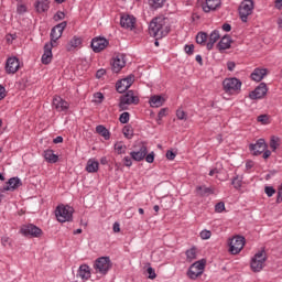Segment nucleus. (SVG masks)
<instances>
[{
  "instance_id": "nucleus-36",
  "label": "nucleus",
  "mask_w": 282,
  "mask_h": 282,
  "mask_svg": "<svg viewBox=\"0 0 282 282\" xmlns=\"http://www.w3.org/2000/svg\"><path fill=\"white\" fill-rule=\"evenodd\" d=\"M185 254L186 261H188V263H193V261L197 259V248L192 247L191 249L186 250Z\"/></svg>"
},
{
  "instance_id": "nucleus-45",
  "label": "nucleus",
  "mask_w": 282,
  "mask_h": 282,
  "mask_svg": "<svg viewBox=\"0 0 282 282\" xmlns=\"http://www.w3.org/2000/svg\"><path fill=\"white\" fill-rule=\"evenodd\" d=\"M226 210V204L224 202L217 203L215 205V213H224Z\"/></svg>"
},
{
  "instance_id": "nucleus-59",
  "label": "nucleus",
  "mask_w": 282,
  "mask_h": 282,
  "mask_svg": "<svg viewBox=\"0 0 282 282\" xmlns=\"http://www.w3.org/2000/svg\"><path fill=\"white\" fill-rule=\"evenodd\" d=\"M262 153H263V155H262L263 160H268V158H270V155H272V152L268 149H265Z\"/></svg>"
},
{
  "instance_id": "nucleus-52",
  "label": "nucleus",
  "mask_w": 282,
  "mask_h": 282,
  "mask_svg": "<svg viewBox=\"0 0 282 282\" xmlns=\"http://www.w3.org/2000/svg\"><path fill=\"white\" fill-rule=\"evenodd\" d=\"M54 21H63L65 19V12L57 11L56 14L53 17Z\"/></svg>"
},
{
  "instance_id": "nucleus-15",
  "label": "nucleus",
  "mask_w": 282,
  "mask_h": 282,
  "mask_svg": "<svg viewBox=\"0 0 282 282\" xmlns=\"http://www.w3.org/2000/svg\"><path fill=\"white\" fill-rule=\"evenodd\" d=\"M268 94V85L261 83L253 91L249 94L250 100H261Z\"/></svg>"
},
{
  "instance_id": "nucleus-23",
  "label": "nucleus",
  "mask_w": 282,
  "mask_h": 282,
  "mask_svg": "<svg viewBox=\"0 0 282 282\" xmlns=\"http://www.w3.org/2000/svg\"><path fill=\"white\" fill-rule=\"evenodd\" d=\"M77 279L89 281L91 279V269L87 264H82L77 271Z\"/></svg>"
},
{
  "instance_id": "nucleus-18",
  "label": "nucleus",
  "mask_w": 282,
  "mask_h": 282,
  "mask_svg": "<svg viewBox=\"0 0 282 282\" xmlns=\"http://www.w3.org/2000/svg\"><path fill=\"white\" fill-rule=\"evenodd\" d=\"M21 67V62L17 57H9L6 63L7 74H17Z\"/></svg>"
},
{
  "instance_id": "nucleus-62",
  "label": "nucleus",
  "mask_w": 282,
  "mask_h": 282,
  "mask_svg": "<svg viewBox=\"0 0 282 282\" xmlns=\"http://www.w3.org/2000/svg\"><path fill=\"white\" fill-rule=\"evenodd\" d=\"M274 8L276 10H282V0H275L274 1Z\"/></svg>"
},
{
  "instance_id": "nucleus-22",
  "label": "nucleus",
  "mask_w": 282,
  "mask_h": 282,
  "mask_svg": "<svg viewBox=\"0 0 282 282\" xmlns=\"http://www.w3.org/2000/svg\"><path fill=\"white\" fill-rule=\"evenodd\" d=\"M53 47H55L53 43H46L44 45V53L42 55L43 65H50V63H52V58H53L52 50H53Z\"/></svg>"
},
{
  "instance_id": "nucleus-54",
  "label": "nucleus",
  "mask_w": 282,
  "mask_h": 282,
  "mask_svg": "<svg viewBox=\"0 0 282 282\" xmlns=\"http://www.w3.org/2000/svg\"><path fill=\"white\" fill-rule=\"evenodd\" d=\"M184 51H185L188 55H191V54H193V52H195V45H193V44H186V45L184 46Z\"/></svg>"
},
{
  "instance_id": "nucleus-27",
  "label": "nucleus",
  "mask_w": 282,
  "mask_h": 282,
  "mask_svg": "<svg viewBox=\"0 0 282 282\" xmlns=\"http://www.w3.org/2000/svg\"><path fill=\"white\" fill-rule=\"evenodd\" d=\"M267 74H268V70L265 68H256L253 70V74H251V78L256 83H261V80H263Z\"/></svg>"
},
{
  "instance_id": "nucleus-55",
  "label": "nucleus",
  "mask_w": 282,
  "mask_h": 282,
  "mask_svg": "<svg viewBox=\"0 0 282 282\" xmlns=\"http://www.w3.org/2000/svg\"><path fill=\"white\" fill-rule=\"evenodd\" d=\"M123 164H124V166H132V164H133L132 158L131 156H124L123 158Z\"/></svg>"
},
{
  "instance_id": "nucleus-2",
  "label": "nucleus",
  "mask_w": 282,
  "mask_h": 282,
  "mask_svg": "<svg viewBox=\"0 0 282 282\" xmlns=\"http://www.w3.org/2000/svg\"><path fill=\"white\" fill-rule=\"evenodd\" d=\"M241 80L237 77H229L223 82L224 90L229 96H238V94H241Z\"/></svg>"
},
{
  "instance_id": "nucleus-12",
  "label": "nucleus",
  "mask_w": 282,
  "mask_h": 282,
  "mask_svg": "<svg viewBox=\"0 0 282 282\" xmlns=\"http://www.w3.org/2000/svg\"><path fill=\"white\" fill-rule=\"evenodd\" d=\"M138 147H139V149L130 152V158H132V160L134 162H142V160H144V158H147V153H149V149L147 148V144H144V143H139Z\"/></svg>"
},
{
  "instance_id": "nucleus-35",
  "label": "nucleus",
  "mask_w": 282,
  "mask_h": 282,
  "mask_svg": "<svg viewBox=\"0 0 282 282\" xmlns=\"http://www.w3.org/2000/svg\"><path fill=\"white\" fill-rule=\"evenodd\" d=\"M96 133L105 138V140H109L111 138L109 130H107V128L102 124L96 127Z\"/></svg>"
},
{
  "instance_id": "nucleus-17",
  "label": "nucleus",
  "mask_w": 282,
  "mask_h": 282,
  "mask_svg": "<svg viewBox=\"0 0 282 282\" xmlns=\"http://www.w3.org/2000/svg\"><path fill=\"white\" fill-rule=\"evenodd\" d=\"M265 149H268L265 139H259L256 143L249 145V151H251L252 155H261Z\"/></svg>"
},
{
  "instance_id": "nucleus-38",
  "label": "nucleus",
  "mask_w": 282,
  "mask_h": 282,
  "mask_svg": "<svg viewBox=\"0 0 282 282\" xmlns=\"http://www.w3.org/2000/svg\"><path fill=\"white\" fill-rule=\"evenodd\" d=\"M149 6L152 10H160L164 6V0H149Z\"/></svg>"
},
{
  "instance_id": "nucleus-32",
  "label": "nucleus",
  "mask_w": 282,
  "mask_h": 282,
  "mask_svg": "<svg viewBox=\"0 0 282 282\" xmlns=\"http://www.w3.org/2000/svg\"><path fill=\"white\" fill-rule=\"evenodd\" d=\"M232 44V40L230 39V36L225 35L224 37H221V40L218 43V48L219 50H230V45Z\"/></svg>"
},
{
  "instance_id": "nucleus-6",
  "label": "nucleus",
  "mask_w": 282,
  "mask_h": 282,
  "mask_svg": "<svg viewBox=\"0 0 282 282\" xmlns=\"http://www.w3.org/2000/svg\"><path fill=\"white\" fill-rule=\"evenodd\" d=\"M94 270L96 274L105 276L111 270V259L109 257L98 258L94 263Z\"/></svg>"
},
{
  "instance_id": "nucleus-25",
  "label": "nucleus",
  "mask_w": 282,
  "mask_h": 282,
  "mask_svg": "<svg viewBox=\"0 0 282 282\" xmlns=\"http://www.w3.org/2000/svg\"><path fill=\"white\" fill-rule=\"evenodd\" d=\"M164 102H166V98H164V96H162V95L151 96L150 100H149L150 107L155 108V109L162 107L164 105Z\"/></svg>"
},
{
  "instance_id": "nucleus-14",
  "label": "nucleus",
  "mask_w": 282,
  "mask_h": 282,
  "mask_svg": "<svg viewBox=\"0 0 282 282\" xmlns=\"http://www.w3.org/2000/svg\"><path fill=\"white\" fill-rule=\"evenodd\" d=\"M134 82H135V77L130 75L119 80L116 85V89L119 94H124V91H127V89H129V87H131Z\"/></svg>"
},
{
  "instance_id": "nucleus-16",
  "label": "nucleus",
  "mask_w": 282,
  "mask_h": 282,
  "mask_svg": "<svg viewBox=\"0 0 282 282\" xmlns=\"http://www.w3.org/2000/svg\"><path fill=\"white\" fill-rule=\"evenodd\" d=\"M200 8L203 12H215L221 8V0H205L202 2Z\"/></svg>"
},
{
  "instance_id": "nucleus-43",
  "label": "nucleus",
  "mask_w": 282,
  "mask_h": 282,
  "mask_svg": "<svg viewBox=\"0 0 282 282\" xmlns=\"http://www.w3.org/2000/svg\"><path fill=\"white\" fill-rule=\"evenodd\" d=\"M1 246H3V248H12V239L8 236H3L1 238Z\"/></svg>"
},
{
  "instance_id": "nucleus-4",
  "label": "nucleus",
  "mask_w": 282,
  "mask_h": 282,
  "mask_svg": "<svg viewBox=\"0 0 282 282\" xmlns=\"http://www.w3.org/2000/svg\"><path fill=\"white\" fill-rule=\"evenodd\" d=\"M55 216L57 221L65 224V221H72L74 217V207L69 205H59L55 209Z\"/></svg>"
},
{
  "instance_id": "nucleus-19",
  "label": "nucleus",
  "mask_w": 282,
  "mask_h": 282,
  "mask_svg": "<svg viewBox=\"0 0 282 282\" xmlns=\"http://www.w3.org/2000/svg\"><path fill=\"white\" fill-rule=\"evenodd\" d=\"M83 47V39L74 35L66 44L67 52H76V50Z\"/></svg>"
},
{
  "instance_id": "nucleus-46",
  "label": "nucleus",
  "mask_w": 282,
  "mask_h": 282,
  "mask_svg": "<svg viewBox=\"0 0 282 282\" xmlns=\"http://www.w3.org/2000/svg\"><path fill=\"white\" fill-rule=\"evenodd\" d=\"M145 162H148V164H153V162H155V153L151 152L149 154H145Z\"/></svg>"
},
{
  "instance_id": "nucleus-57",
  "label": "nucleus",
  "mask_w": 282,
  "mask_h": 282,
  "mask_svg": "<svg viewBox=\"0 0 282 282\" xmlns=\"http://www.w3.org/2000/svg\"><path fill=\"white\" fill-rule=\"evenodd\" d=\"M236 66L237 65L235 64V62H228L227 63V68H228L229 72H235Z\"/></svg>"
},
{
  "instance_id": "nucleus-33",
  "label": "nucleus",
  "mask_w": 282,
  "mask_h": 282,
  "mask_svg": "<svg viewBox=\"0 0 282 282\" xmlns=\"http://www.w3.org/2000/svg\"><path fill=\"white\" fill-rule=\"evenodd\" d=\"M269 147L273 153H276V150L281 147V138L271 137Z\"/></svg>"
},
{
  "instance_id": "nucleus-13",
  "label": "nucleus",
  "mask_w": 282,
  "mask_h": 282,
  "mask_svg": "<svg viewBox=\"0 0 282 282\" xmlns=\"http://www.w3.org/2000/svg\"><path fill=\"white\" fill-rule=\"evenodd\" d=\"M21 232L24 235V237H41V235H43V230L32 224L23 225L21 227Z\"/></svg>"
},
{
  "instance_id": "nucleus-11",
  "label": "nucleus",
  "mask_w": 282,
  "mask_h": 282,
  "mask_svg": "<svg viewBox=\"0 0 282 282\" xmlns=\"http://www.w3.org/2000/svg\"><path fill=\"white\" fill-rule=\"evenodd\" d=\"M65 28H67V22H61L59 24L55 25L51 30V42L54 46H56V41L63 36V32L65 31Z\"/></svg>"
},
{
  "instance_id": "nucleus-47",
  "label": "nucleus",
  "mask_w": 282,
  "mask_h": 282,
  "mask_svg": "<svg viewBox=\"0 0 282 282\" xmlns=\"http://www.w3.org/2000/svg\"><path fill=\"white\" fill-rule=\"evenodd\" d=\"M258 122H261V124H268L270 122V118L268 115H260L258 117Z\"/></svg>"
},
{
  "instance_id": "nucleus-37",
  "label": "nucleus",
  "mask_w": 282,
  "mask_h": 282,
  "mask_svg": "<svg viewBox=\"0 0 282 282\" xmlns=\"http://www.w3.org/2000/svg\"><path fill=\"white\" fill-rule=\"evenodd\" d=\"M115 151L118 153V155H122V153H127V145H124L122 141H119L115 143Z\"/></svg>"
},
{
  "instance_id": "nucleus-61",
  "label": "nucleus",
  "mask_w": 282,
  "mask_h": 282,
  "mask_svg": "<svg viewBox=\"0 0 282 282\" xmlns=\"http://www.w3.org/2000/svg\"><path fill=\"white\" fill-rule=\"evenodd\" d=\"M105 74H107V70L101 68V69L97 70L96 76H97V78H102Z\"/></svg>"
},
{
  "instance_id": "nucleus-44",
  "label": "nucleus",
  "mask_w": 282,
  "mask_h": 282,
  "mask_svg": "<svg viewBox=\"0 0 282 282\" xmlns=\"http://www.w3.org/2000/svg\"><path fill=\"white\" fill-rule=\"evenodd\" d=\"M129 119H130L129 112H123L119 117V121L121 122V124H127V122H129Z\"/></svg>"
},
{
  "instance_id": "nucleus-1",
  "label": "nucleus",
  "mask_w": 282,
  "mask_h": 282,
  "mask_svg": "<svg viewBox=\"0 0 282 282\" xmlns=\"http://www.w3.org/2000/svg\"><path fill=\"white\" fill-rule=\"evenodd\" d=\"M171 32V20L164 15L153 18L149 23V34L160 41L164 36H169Z\"/></svg>"
},
{
  "instance_id": "nucleus-63",
  "label": "nucleus",
  "mask_w": 282,
  "mask_h": 282,
  "mask_svg": "<svg viewBox=\"0 0 282 282\" xmlns=\"http://www.w3.org/2000/svg\"><path fill=\"white\" fill-rule=\"evenodd\" d=\"M223 30H224V32H230V30H232V26H230V24H228V23H225V24H223Z\"/></svg>"
},
{
  "instance_id": "nucleus-40",
  "label": "nucleus",
  "mask_w": 282,
  "mask_h": 282,
  "mask_svg": "<svg viewBox=\"0 0 282 282\" xmlns=\"http://www.w3.org/2000/svg\"><path fill=\"white\" fill-rule=\"evenodd\" d=\"M147 272H148V279H151V281H153L154 279H158V274L155 273V269H153L151 267V263H148V269H147Z\"/></svg>"
},
{
  "instance_id": "nucleus-39",
  "label": "nucleus",
  "mask_w": 282,
  "mask_h": 282,
  "mask_svg": "<svg viewBox=\"0 0 282 282\" xmlns=\"http://www.w3.org/2000/svg\"><path fill=\"white\" fill-rule=\"evenodd\" d=\"M199 237L203 241H206L213 237V231L204 229L199 232Z\"/></svg>"
},
{
  "instance_id": "nucleus-48",
  "label": "nucleus",
  "mask_w": 282,
  "mask_h": 282,
  "mask_svg": "<svg viewBox=\"0 0 282 282\" xmlns=\"http://www.w3.org/2000/svg\"><path fill=\"white\" fill-rule=\"evenodd\" d=\"M264 193H265V195H268V197H272V195H274V193H276V189H274V187H272V186H265Z\"/></svg>"
},
{
  "instance_id": "nucleus-9",
  "label": "nucleus",
  "mask_w": 282,
  "mask_h": 282,
  "mask_svg": "<svg viewBox=\"0 0 282 282\" xmlns=\"http://www.w3.org/2000/svg\"><path fill=\"white\" fill-rule=\"evenodd\" d=\"M205 265L206 264L203 261H196L189 267L187 276L192 280L197 279V276H202V274H204Z\"/></svg>"
},
{
  "instance_id": "nucleus-20",
  "label": "nucleus",
  "mask_w": 282,
  "mask_h": 282,
  "mask_svg": "<svg viewBox=\"0 0 282 282\" xmlns=\"http://www.w3.org/2000/svg\"><path fill=\"white\" fill-rule=\"evenodd\" d=\"M126 65L127 61L124 59V55H116L112 59V72H115V74H118V72H120Z\"/></svg>"
},
{
  "instance_id": "nucleus-21",
  "label": "nucleus",
  "mask_w": 282,
  "mask_h": 282,
  "mask_svg": "<svg viewBox=\"0 0 282 282\" xmlns=\"http://www.w3.org/2000/svg\"><path fill=\"white\" fill-rule=\"evenodd\" d=\"M53 107L56 111H67L69 109V102L65 101L61 96L53 98Z\"/></svg>"
},
{
  "instance_id": "nucleus-58",
  "label": "nucleus",
  "mask_w": 282,
  "mask_h": 282,
  "mask_svg": "<svg viewBox=\"0 0 282 282\" xmlns=\"http://www.w3.org/2000/svg\"><path fill=\"white\" fill-rule=\"evenodd\" d=\"M276 175H279V171H276V170H271V171L265 175V177H274V176H276Z\"/></svg>"
},
{
  "instance_id": "nucleus-49",
  "label": "nucleus",
  "mask_w": 282,
  "mask_h": 282,
  "mask_svg": "<svg viewBox=\"0 0 282 282\" xmlns=\"http://www.w3.org/2000/svg\"><path fill=\"white\" fill-rule=\"evenodd\" d=\"M234 188H239L242 184L241 177H235L231 181Z\"/></svg>"
},
{
  "instance_id": "nucleus-5",
  "label": "nucleus",
  "mask_w": 282,
  "mask_h": 282,
  "mask_svg": "<svg viewBox=\"0 0 282 282\" xmlns=\"http://www.w3.org/2000/svg\"><path fill=\"white\" fill-rule=\"evenodd\" d=\"M239 17L242 23H248V17L254 12V1L243 0L238 8Z\"/></svg>"
},
{
  "instance_id": "nucleus-29",
  "label": "nucleus",
  "mask_w": 282,
  "mask_h": 282,
  "mask_svg": "<svg viewBox=\"0 0 282 282\" xmlns=\"http://www.w3.org/2000/svg\"><path fill=\"white\" fill-rule=\"evenodd\" d=\"M219 39H220L219 31L217 30L213 31L209 35V41L206 44L207 50H212L214 45L219 41Z\"/></svg>"
},
{
  "instance_id": "nucleus-7",
  "label": "nucleus",
  "mask_w": 282,
  "mask_h": 282,
  "mask_svg": "<svg viewBox=\"0 0 282 282\" xmlns=\"http://www.w3.org/2000/svg\"><path fill=\"white\" fill-rule=\"evenodd\" d=\"M140 102V98L133 90H129L126 95L121 96L120 102H119V109L121 111L127 110L129 105H138Z\"/></svg>"
},
{
  "instance_id": "nucleus-34",
  "label": "nucleus",
  "mask_w": 282,
  "mask_h": 282,
  "mask_svg": "<svg viewBox=\"0 0 282 282\" xmlns=\"http://www.w3.org/2000/svg\"><path fill=\"white\" fill-rule=\"evenodd\" d=\"M197 195H200V197H205L206 195H213V188L206 187V185H200L196 187Z\"/></svg>"
},
{
  "instance_id": "nucleus-56",
  "label": "nucleus",
  "mask_w": 282,
  "mask_h": 282,
  "mask_svg": "<svg viewBox=\"0 0 282 282\" xmlns=\"http://www.w3.org/2000/svg\"><path fill=\"white\" fill-rule=\"evenodd\" d=\"M166 158H167V160H175L176 154H175V152L169 150V151L166 152Z\"/></svg>"
},
{
  "instance_id": "nucleus-31",
  "label": "nucleus",
  "mask_w": 282,
  "mask_h": 282,
  "mask_svg": "<svg viewBox=\"0 0 282 282\" xmlns=\"http://www.w3.org/2000/svg\"><path fill=\"white\" fill-rule=\"evenodd\" d=\"M98 166H100V163L96 159H89L86 164V171L87 173H96L98 171Z\"/></svg>"
},
{
  "instance_id": "nucleus-42",
  "label": "nucleus",
  "mask_w": 282,
  "mask_h": 282,
  "mask_svg": "<svg viewBox=\"0 0 282 282\" xmlns=\"http://www.w3.org/2000/svg\"><path fill=\"white\" fill-rule=\"evenodd\" d=\"M208 39V35L206 33H198L196 35V43H198V45H203V43H206Z\"/></svg>"
},
{
  "instance_id": "nucleus-50",
  "label": "nucleus",
  "mask_w": 282,
  "mask_h": 282,
  "mask_svg": "<svg viewBox=\"0 0 282 282\" xmlns=\"http://www.w3.org/2000/svg\"><path fill=\"white\" fill-rule=\"evenodd\" d=\"M17 12L18 14H25V12H28V7L25 4H18Z\"/></svg>"
},
{
  "instance_id": "nucleus-53",
  "label": "nucleus",
  "mask_w": 282,
  "mask_h": 282,
  "mask_svg": "<svg viewBox=\"0 0 282 282\" xmlns=\"http://www.w3.org/2000/svg\"><path fill=\"white\" fill-rule=\"evenodd\" d=\"M176 117L178 120H186V112L182 109L176 110Z\"/></svg>"
},
{
  "instance_id": "nucleus-3",
  "label": "nucleus",
  "mask_w": 282,
  "mask_h": 282,
  "mask_svg": "<svg viewBox=\"0 0 282 282\" xmlns=\"http://www.w3.org/2000/svg\"><path fill=\"white\" fill-rule=\"evenodd\" d=\"M265 261H268V253L265 250H260L254 253L250 260V268L252 272H261L265 268Z\"/></svg>"
},
{
  "instance_id": "nucleus-8",
  "label": "nucleus",
  "mask_w": 282,
  "mask_h": 282,
  "mask_svg": "<svg viewBox=\"0 0 282 282\" xmlns=\"http://www.w3.org/2000/svg\"><path fill=\"white\" fill-rule=\"evenodd\" d=\"M246 246V238L243 236H235L229 239V252L230 254H239Z\"/></svg>"
},
{
  "instance_id": "nucleus-26",
  "label": "nucleus",
  "mask_w": 282,
  "mask_h": 282,
  "mask_svg": "<svg viewBox=\"0 0 282 282\" xmlns=\"http://www.w3.org/2000/svg\"><path fill=\"white\" fill-rule=\"evenodd\" d=\"M22 185L21 178L19 177H10L6 182V186L3 187L4 191H17Z\"/></svg>"
},
{
  "instance_id": "nucleus-24",
  "label": "nucleus",
  "mask_w": 282,
  "mask_h": 282,
  "mask_svg": "<svg viewBox=\"0 0 282 282\" xmlns=\"http://www.w3.org/2000/svg\"><path fill=\"white\" fill-rule=\"evenodd\" d=\"M120 25L126 30H133L135 28V18L133 15H123L121 17Z\"/></svg>"
},
{
  "instance_id": "nucleus-10",
  "label": "nucleus",
  "mask_w": 282,
  "mask_h": 282,
  "mask_svg": "<svg viewBox=\"0 0 282 282\" xmlns=\"http://www.w3.org/2000/svg\"><path fill=\"white\" fill-rule=\"evenodd\" d=\"M91 50L93 52H95L96 54L102 52L104 50H107V47H109V40L105 39V37H94L91 40Z\"/></svg>"
},
{
  "instance_id": "nucleus-60",
  "label": "nucleus",
  "mask_w": 282,
  "mask_h": 282,
  "mask_svg": "<svg viewBox=\"0 0 282 282\" xmlns=\"http://www.w3.org/2000/svg\"><path fill=\"white\" fill-rule=\"evenodd\" d=\"M6 98V87L0 85V100H3Z\"/></svg>"
},
{
  "instance_id": "nucleus-51",
  "label": "nucleus",
  "mask_w": 282,
  "mask_h": 282,
  "mask_svg": "<svg viewBox=\"0 0 282 282\" xmlns=\"http://www.w3.org/2000/svg\"><path fill=\"white\" fill-rule=\"evenodd\" d=\"M94 100H95V102L100 104V102H102V100H105V95H102V93H96L94 95Z\"/></svg>"
},
{
  "instance_id": "nucleus-28",
  "label": "nucleus",
  "mask_w": 282,
  "mask_h": 282,
  "mask_svg": "<svg viewBox=\"0 0 282 282\" xmlns=\"http://www.w3.org/2000/svg\"><path fill=\"white\" fill-rule=\"evenodd\" d=\"M36 12H47L50 10V0H36L35 2Z\"/></svg>"
},
{
  "instance_id": "nucleus-30",
  "label": "nucleus",
  "mask_w": 282,
  "mask_h": 282,
  "mask_svg": "<svg viewBox=\"0 0 282 282\" xmlns=\"http://www.w3.org/2000/svg\"><path fill=\"white\" fill-rule=\"evenodd\" d=\"M44 159L50 164H56L58 162V155L54 153V150H45L44 151Z\"/></svg>"
},
{
  "instance_id": "nucleus-64",
  "label": "nucleus",
  "mask_w": 282,
  "mask_h": 282,
  "mask_svg": "<svg viewBox=\"0 0 282 282\" xmlns=\"http://www.w3.org/2000/svg\"><path fill=\"white\" fill-rule=\"evenodd\" d=\"M6 39H7V42L12 43V41H14V39H17V35L9 34V35H7Z\"/></svg>"
},
{
  "instance_id": "nucleus-41",
  "label": "nucleus",
  "mask_w": 282,
  "mask_h": 282,
  "mask_svg": "<svg viewBox=\"0 0 282 282\" xmlns=\"http://www.w3.org/2000/svg\"><path fill=\"white\" fill-rule=\"evenodd\" d=\"M123 135L128 140H131V138H133V128H131L130 126H126L123 128Z\"/></svg>"
}]
</instances>
